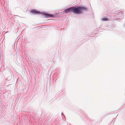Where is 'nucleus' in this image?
<instances>
[{
  "instance_id": "obj_1",
  "label": "nucleus",
  "mask_w": 125,
  "mask_h": 125,
  "mask_svg": "<svg viewBox=\"0 0 125 125\" xmlns=\"http://www.w3.org/2000/svg\"><path fill=\"white\" fill-rule=\"evenodd\" d=\"M72 12L75 13H80L81 12V10H87V9L84 7H78L76 6L75 7H72Z\"/></svg>"
},
{
  "instance_id": "obj_2",
  "label": "nucleus",
  "mask_w": 125,
  "mask_h": 125,
  "mask_svg": "<svg viewBox=\"0 0 125 125\" xmlns=\"http://www.w3.org/2000/svg\"><path fill=\"white\" fill-rule=\"evenodd\" d=\"M31 12L33 13H42L40 11H38L35 10H33L31 11Z\"/></svg>"
},
{
  "instance_id": "obj_3",
  "label": "nucleus",
  "mask_w": 125,
  "mask_h": 125,
  "mask_svg": "<svg viewBox=\"0 0 125 125\" xmlns=\"http://www.w3.org/2000/svg\"><path fill=\"white\" fill-rule=\"evenodd\" d=\"M71 11L72 12V7L70 8L65 10L64 11L65 13L69 12Z\"/></svg>"
},
{
  "instance_id": "obj_4",
  "label": "nucleus",
  "mask_w": 125,
  "mask_h": 125,
  "mask_svg": "<svg viewBox=\"0 0 125 125\" xmlns=\"http://www.w3.org/2000/svg\"><path fill=\"white\" fill-rule=\"evenodd\" d=\"M43 14L44 15L47 16L46 17H46L48 18L50 17H53L51 15L47 13H43Z\"/></svg>"
},
{
  "instance_id": "obj_5",
  "label": "nucleus",
  "mask_w": 125,
  "mask_h": 125,
  "mask_svg": "<svg viewBox=\"0 0 125 125\" xmlns=\"http://www.w3.org/2000/svg\"><path fill=\"white\" fill-rule=\"evenodd\" d=\"M102 20L103 21H106L108 20V19L107 18H104L102 19Z\"/></svg>"
}]
</instances>
